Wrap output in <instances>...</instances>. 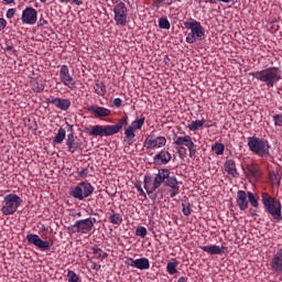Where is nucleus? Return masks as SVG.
I'll return each instance as SVG.
<instances>
[{
	"mask_svg": "<svg viewBox=\"0 0 282 282\" xmlns=\"http://www.w3.org/2000/svg\"><path fill=\"white\" fill-rule=\"evenodd\" d=\"M72 0H61V3H69Z\"/></svg>",
	"mask_w": 282,
	"mask_h": 282,
	"instance_id": "obj_57",
	"label": "nucleus"
},
{
	"mask_svg": "<svg viewBox=\"0 0 282 282\" xmlns=\"http://www.w3.org/2000/svg\"><path fill=\"white\" fill-rule=\"evenodd\" d=\"M171 160H173V155H171V152L166 150H161L153 156V164H155L156 166H162L169 164Z\"/></svg>",
	"mask_w": 282,
	"mask_h": 282,
	"instance_id": "obj_16",
	"label": "nucleus"
},
{
	"mask_svg": "<svg viewBox=\"0 0 282 282\" xmlns=\"http://www.w3.org/2000/svg\"><path fill=\"white\" fill-rule=\"evenodd\" d=\"M66 147L68 149V153H74L77 149H80L83 147V143L76 142V137L73 132L67 134L66 138Z\"/></svg>",
	"mask_w": 282,
	"mask_h": 282,
	"instance_id": "obj_20",
	"label": "nucleus"
},
{
	"mask_svg": "<svg viewBox=\"0 0 282 282\" xmlns=\"http://www.w3.org/2000/svg\"><path fill=\"white\" fill-rule=\"evenodd\" d=\"M113 14L116 25H121V28H124V25H127V17H129L127 4L124 2L117 3L113 8Z\"/></svg>",
	"mask_w": 282,
	"mask_h": 282,
	"instance_id": "obj_12",
	"label": "nucleus"
},
{
	"mask_svg": "<svg viewBox=\"0 0 282 282\" xmlns=\"http://www.w3.org/2000/svg\"><path fill=\"white\" fill-rule=\"evenodd\" d=\"M57 109H61V111H67L72 107V100L69 99H63L58 98L57 99V105L55 106Z\"/></svg>",
	"mask_w": 282,
	"mask_h": 282,
	"instance_id": "obj_26",
	"label": "nucleus"
},
{
	"mask_svg": "<svg viewBox=\"0 0 282 282\" xmlns=\"http://www.w3.org/2000/svg\"><path fill=\"white\" fill-rule=\"evenodd\" d=\"M59 80L64 87H67L68 89H76V79H74V76L69 73V66H59Z\"/></svg>",
	"mask_w": 282,
	"mask_h": 282,
	"instance_id": "obj_14",
	"label": "nucleus"
},
{
	"mask_svg": "<svg viewBox=\"0 0 282 282\" xmlns=\"http://www.w3.org/2000/svg\"><path fill=\"white\" fill-rule=\"evenodd\" d=\"M12 50H13V47L11 45H7V47H6L7 52H12Z\"/></svg>",
	"mask_w": 282,
	"mask_h": 282,
	"instance_id": "obj_54",
	"label": "nucleus"
},
{
	"mask_svg": "<svg viewBox=\"0 0 282 282\" xmlns=\"http://www.w3.org/2000/svg\"><path fill=\"white\" fill-rule=\"evenodd\" d=\"M7 4L14 3V0H3Z\"/></svg>",
	"mask_w": 282,
	"mask_h": 282,
	"instance_id": "obj_56",
	"label": "nucleus"
},
{
	"mask_svg": "<svg viewBox=\"0 0 282 282\" xmlns=\"http://www.w3.org/2000/svg\"><path fill=\"white\" fill-rule=\"evenodd\" d=\"M178 155H182V150H178Z\"/></svg>",
	"mask_w": 282,
	"mask_h": 282,
	"instance_id": "obj_62",
	"label": "nucleus"
},
{
	"mask_svg": "<svg viewBox=\"0 0 282 282\" xmlns=\"http://www.w3.org/2000/svg\"><path fill=\"white\" fill-rule=\"evenodd\" d=\"M162 184L170 188V197L173 198L180 195V181H177V176L171 175V170L169 169H160L154 178L151 174H145L143 177V187L148 195L155 193L156 188H160Z\"/></svg>",
	"mask_w": 282,
	"mask_h": 282,
	"instance_id": "obj_1",
	"label": "nucleus"
},
{
	"mask_svg": "<svg viewBox=\"0 0 282 282\" xmlns=\"http://www.w3.org/2000/svg\"><path fill=\"white\" fill-rule=\"evenodd\" d=\"M6 25H8V22L6 21V19L0 18V32L6 28Z\"/></svg>",
	"mask_w": 282,
	"mask_h": 282,
	"instance_id": "obj_46",
	"label": "nucleus"
},
{
	"mask_svg": "<svg viewBox=\"0 0 282 282\" xmlns=\"http://www.w3.org/2000/svg\"><path fill=\"white\" fill-rule=\"evenodd\" d=\"M37 91H43V87H37Z\"/></svg>",
	"mask_w": 282,
	"mask_h": 282,
	"instance_id": "obj_60",
	"label": "nucleus"
},
{
	"mask_svg": "<svg viewBox=\"0 0 282 282\" xmlns=\"http://www.w3.org/2000/svg\"><path fill=\"white\" fill-rule=\"evenodd\" d=\"M273 122L275 127H282V115L281 113L274 115Z\"/></svg>",
	"mask_w": 282,
	"mask_h": 282,
	"instance_id": "obj_39",
	"label": "nucleus"
},
{
	"mask_svg": "<svg viewBox=\"0 0 282 282\" xmlns=\"http://www.w3.org/2000/svg\"><path fill=\"white\" fill-rule=\"evenodd\" d=\"M270 265L275 274H282V248L272 257Z\"/></svg>",
	"mask_w": 282,
	"mask_h": 282,
	"instance_id": "obj_18",
	"label": "nucleus"
},
{
	"mask_svg": "<svg viewBox=\"0 0 282 282\" xmlns=\"http://www.w3.org/2000/svg\"><path fill=\"white\" fill-rule=\"evenodd\" d=\"M84 175H87V170H82V171L79 172V176H80V177H84Z\"/></svg>",
	"mask_w": 282,
	"mask_h": 282,
	"instance_id": "obj_51",
	"label": "nucleus"
},
{
	"mask_svg": "<svg viewBox=\"0 0 282 282\" xmlns=\"http://www.w3.org/2000/svg\"><path fill=\"white\" fill-rule=\"evenodd\" d=\"M91 193H94V187H93L91 183L80 182L70 192V195L75 199H79V202H83V199H87V197H89V195H91Z\"/></svg>",
	"mask_w": 282,
	"mask_h": 282,
	"instance_id": "obj_10",
	"label": "nucleus"
},
{
	"mask_svg": "<svg viewBox=\"0 0 282 282\" xmlns=\"http://www.w3.org/2000/svg\"><path fill=\"white\" fill-rule=\"evenodd\" d=\"M184 25L186 30L191 31L185 39L186 43L193 45V43H197V41H204V36H206V31L204 30L202 22L195 19H191L189 22H185Z\"/></svg>",
	"mask_w": 282,
	"mask_h": 282,
	"instance_id": "obj_6",
	"label": "nucleus"
},
{
	"mask_svg": "<svg viewBox=\"0 0 282 282\" xmlns=\"http://www.w3.org/2000/svg\"><path fill=\"white\" fill-rule=\"evenodd\" d=\"M96 221L98 220L94 217L79 219L76 220L75 224L68 228V230H70V232H80L82 235H87L94 230Z\"/></svg>",
	"mask_w": 282,
	"mask_h": 282,
	"instance_id": "obj_9",
	"label": "nucleus"
},
{
	"mask_svg": "<svg viewBox=\"0 0 282 282\" xmlns=\"http://www.w3.org/2000/svg\"><path fill=\"white\" fill-rule=\"evenodd\" d=\"M209 1V3H217V1H215V0H206V2H208Z\"/></svg>",
	"mask_w": 282,
	"mask_h": 282,
	"instance_id": "obj_59",
	"label": "nucleus"
},
{
	"mask_svg": "<svg viewBox=\"0 0 282 282\" xmlns=\"http://www.w3.org/2000/svg\"><path fill=\"white\" fill-rule=\"evenodd\" d=\"M110 224H113L115 226H120L122 224V215L118 213H112L109 216Z\"/></svg>",
	"mask_w": 282,
	"mask_h": 282,
	"instance_id": "obj_34",
	"label": "nucleus"
},
{
	"mask_svg": "<svg viewBox=\"0 0 282 282\" xmlns=\"http://www.w3.org/2000/svg\"><path fill=\"white\" fill-rule=\"evenodd\" d=\"M43 25H47V21L45 19L41 18L40 21L37 22V26L43 28Z\"/></svg>",
	"mask_w": 282,
	"mask_h": 282,
	"instance_id": "obj_47",
	"label": "nucleus"
},
{
	"mask_svg": "<svg viewBox=\"0 0 282 282\" xmlns=\"http://www.w3.org/2000/svg\"><path fill=\"white\" fill-rule=\"evenodd\" d=\"M26 239L29 243H33V246H36V235L30 234L26 236Z\"/></svg>",
	"mask_w": 282,
	"mask_h": 282,
	"instance_id": "obj_41",
	"label": "nucleus"
},
{
	"mask_svg": "<svg viewBox=\"0 0 282 282\" xmlns=\"http://www.w3.org/2000/svg\"><path fill=\"white\" fill-rule=\"evenodd\" d=\"M204 124H206V120L202 119V120H195L192 121L187 128L189 129V131H197L198 129H202V127H204Z\"/></svg>",
	"mask_w": 282,
	"mask_h": 282,
	"instance_id": "obj_32",
	"label": "nucleus"
},
{
	"mask_svg": "<svg viewBox=\"0 0 282 282\" xmlns=\"http://www.w3.org/2000/svg\"><path fill=\"white\" fill-rule=\"evenodd\" d=\"M220 1L221 3H231V1H235V0H218Z\"/></svg>",
	"mask_w": 282,
	"mask_h": 282,
	"instance_id": "obj_55",
	"label": "nucleus"
},
{
	"mask_svg": "<svg viewBox=\"0 0 282 282\" xmlns=\"http://www.w3.org/2000/svg\"><path fill=\"white\" fill-rule=\"evenodd\" d=\"M135 236L141 237V239H144V237H147V228L142 226L137 227Z\"/></svg>",
	"mask_w": 282,
	"mask_h": 282,
	"instance_id": "obj_38",
	"label": "nucleus"
},
{
	"mask_svg": "<svg viewBox=\"0 0 282 282\" xmlns=\"http://www.w3.org/2000/svg\"><path fill=\"white\" fill-rule=\"evenodd\" d=\"M78 216L80 217V213L78 214Z\"/></svg>",
	"mask_w": 282,
	"mask_h": 282,
	"instance_id": "obj_63",
	"label": "nucleus"
},
{
	"mask_svg": "<svg viewBox=\"0 0 282 282\" xmlns=\"http://www.w3.org/2000/svg\"><path fill=\"white\" fill-rule=\"evenodd\" d=\"M124 263H126V265H130V268H134L135 267V260L133 258H127Z\"/></svg>",
	"mask_w": 282,
	"mask_h": 282,
	"instance_id": "obj_43",
	"label": "nucleus"
},
{
	"mask_svg": "<svg viewBox=\"0 0 282 282\" xmlns=\"http://www.w3.org/2000/svg\"><path fill=\"white\" fill-rule=\"evenodd\" d=\"M90 250L93 251V259H97L99 261H105V259H107V257H109V253H107L105 250L100 249L98 246H94L90 248Z\"/></svg>",
	"mask_w": 282,
	"mask_h": 282,
	"instance_id": "obj_22",
	"label": "nucleus"
},
{
	"mask_svg": "<svg viewBox=\"0 0 282 282\" xmlns=\"http://www.w3.org/2000/svg\"><path fill=\"white\" fill-rule=\"evenodd\" d=\"M203 252H207V254H226L227 248L224 246L209 245L202 247Z\"/></svg>",
	"mask_w": 282,
	"mask_h": 282,
	"instance_id": "obj_21",
	"label": "nucleus"
},
{
	"mask_svg": "<svg viewBox=\"0 0 282 282\" xmlns=\"http://www.w3.org/2000/svg\"><path fill=\"white\" fill-rule=\"evenodd\" d=\"M135 188L138 189L139 195L141 197H144V199H147V193H144V189H142V185H135Z\"/></svg>",
	"mask_w": 282,
	"mask_h": 282,
	"instance_id": "obj_42",
	"label": "nucleus"
},
{
	"mask_svg": "<svg viewBox=\"0 0 282 282\" xmlns=\"http://www.w3.org/2000/svg\"><path fill=\"white\" fill-rule=\"evenodd\" d=\"M37 228H41L42 230H47V227L43 224H37Z\"/></svg>",
	"mask_w": 282,
	"mask_h": 282,
	"instance_id": "obj_52",
	"label": "nucleus"
},
{
	"mask_svg": "<svg viewBox=\"0 0 282 282\" xmlns=\"http://www.w3.org/2000/svg\"><path fill=\"white\" fill-rule=\"evenodd\" d=\"M182 210H183V215H185V217H188L191 215V213H193V210L191 209V203H188V200H184L182 203Z\"/></svg>",
	"mask_w": 282,
	"mask_h": 282,
	"instance_id": "obj_36",
	"label": "nucleus"
},
{
	"mask_svg": "<svg viewBox=\"0 0 282 282\" xmlns=\"http://www.w3.org/2000/svg\"><path fill=\"white\" fill-rule=\"evenodd\" d=\"M2 204H3L1 208L2 215H6V216L14 215V213L19 210V206L23 204V199L21 198V196L17 194H9L4 196Z\"/></svg>",
	"mask_w": 282,
	"mask_h": 282,
	"instance_id": "obj_8",
	"label": "nucleus"
},
{
	"mask_svg": "<svg viewBox=\"0 0 282 282\" xmlns=\"http://www.w3.org/2000/svg\"><path fill=\"white\" fill-rule=\"evenodd\" d=\"M88 112L96 118H107V116H111V110H109V108L100 107L98 105L88 107Z\"/></svg>",
	"mask_w": 282,
	"mask_h": 282,
	"instance_id": "obj_19",
	"label": "nucleus"
},
{
	"mask_svg": "<svg viewBox=\"0 0 282 282\" xmlns=\"http://www.w3.org/2000/svg\"><path fill=\"white\" fill-rule=\"evenodd\" d=\"M250 215H251L252 217H257V210H256V209H251V210H250Z\"/></svg>",
	"mask_w": 282,
	"mask_h": 282,
	"instance_id": "obj_53",
	"label": "nucleus"
},
{
	"mask_svg": "<svg viewBox=\"0 0 282 282\" xmlns=\"http://www.w3.org/2000/svg\"><path fill=\"white\" fill-rule=\"evenodd\" d=\"M176 282H188V278L181 276Z\"/></svg>",
	"mask_w": 282,
	"mask_h": 282,
	"instance_id": "obj_50",
	"label": "nucleus"
},
{
	"mask_svg": "<svg viewBox=\"0 0 282 282\" xmlns=\"http://www.w3.org/2000/svg\"><path fill=\"white\" fill-rule=\"evenodd\" d=\"M121 1H122V0H112V3H117V4H118V3H122Z\"/></svg>",
	"mask_w": 282,
	"mask_h": 282,
	"instance_id": "obj_58",
	"label": "nucleus"
},
{
	"mask_svg": "<svg viewBox=\"0 0 282 282\" xmlns=\"http://www.w3.org/2000/svg\"><path fill=\"white\" fill-rule=\"evenodd\" d=\"M249 76H252L260 83H263L269 89H272V87L281 80V73L278 67H269L267 69L252 72L249 73Z\"/></svg>",
	"mask_w": 282,
	"mask_h": 282,
	"instance_id": "obj_2",
	"label": "nucleus"
},
{
	"mask_svg": "<svg viewBox=\"0 0 282 282\" xmlns=\"http://www.w3.org/2000/svg\"><path fill=\"white\" fill-rule=\"evenodd\" d=\"M159 28L161 30H171V22H169V18H160Z\"/></svg>",
	"mask_w": 282,
	"mask_h": 282,
	"instance_id": "obj_35",
	"label": "nucleus"
},
{
	"mask_svg": "<svg viewBox=\"0 0 282 282\" xmlns=\"http://www.w3.org/2000/svg\"><path fill=\"white\" fill-rule=\"evenodd\" d=\"M65 135H67V131L64 128H59L56 135L53 139L54 144H63V140H65Z\"/></svg>",
	"mask_w": 282,
	"mask_h": 282,
	"instance_id": "obj_29",
	"label": "nucleus"
},
{
	"mask_svg": "<svg viewBox=\"0 0 282 282\" xmlns=\"http://www.w3.org/2000/svg\"><path fill=\"white\" fill-rule=\"evenodd\" d=\"M101 265L96 263V262H93L91 263V270H96V272H98V270H100Z\"/></svg>",
	"mask_w": 282,
	"mask_h": 282,
	"instance_id": "obj_48",
	"label": "nucleus"
},
{
	"mask_svg": "<svg viewBox=\"0 0 282 282\" xmlns=\"http://www.w3.org/2000/svg\"><path fill=\"white\" fill-rule=\"evenodd\" d=\"M225 173L230 180H237L239 177V171L237 170V163L235 160L229 159L224 163Z\"/></svg>",
	"mask_w": 282,
	"mask_h": 282,
	"instance_id": "obj_17",
	"label": "nucleus"
},
{
	"mask_svg": "<svg viewBox=\"0 0 282 282\" xmlns=\"http://www.w3.org/2000/svg\"><path fill=\"white\" fill-rule=\"evenodd\" d=\"M174 144L177 147H186L189 153V158H195V155H197V144L193 142V137L188 134L184 137H176Z\"/></svg>",
	"mask_w": 282,
	"mask_h": 282,
	"instance_id": "obj_13",
	"label": "nucleus"
},
{
	"mask_svg": "<svg viewBox=\"0 0 282 282\" xmlns=\"http://www.w3.org/2000/svg\"><path fill=\"white\" fill-rule=\"evenodd\" d=\"M21 21L24 25L36 24V10L32 7H28L22 11Z\"/></svg>",
	"mask_w": 282,
	"mask_h": 282,
	"instance_id": "obj_15",
	"label": "nucleus"
},
{
	"mask_svg": "<svg viewBox=\"0 0 282 282\" xmlns=\"http://www.w3.org/2000/svg\"><path fill=\"white\" fill-rule=\"evenodd\" d=\"M41 1V3H45V1H47V0H40Z\"/></svg>",
	"mask_w": 282,
	"mask_h": 282,
	"instance_id": "obj_61",
	"label": "nucleus"
},
{
	"mask_svg": "<svg viewBox=\"0 0 282 282\" xmlns=\"http://www.w3.org/2000/svg\"><path fill=\"white\" fill-rule=\"evenodd\" d=\"M177 265H180V262L176 259H173L167 262L166 272L171 274V276H173V274H177Z\"/></svg>",
	"mask_w": 282,
	"mask_h": 282,
	"instance_id": "obj_28",
	"label": "nucleus"
},
{
	"mask_svg": "<svg viewBox=\"0 0 282 282\" xmlns=\"http://www.w3.org/2000/svg\"><path fill=\"white\" fill-rule=\"evenodd\" d=\"M143 147L149 151H153L154 149H163V147H166V137H158L152 132L144 139Z\"/></svg>",
	"mask_w": 282,
	"mask_h": 282,
	"instance_id": "obj_11",
	"label": "nucleus"
},
{
	"mask_svg": "<svg viewBox=\"0 0 282 282\" xmlns=\"http://www.w3.org/2000/svg\"><path fill=\"white\" fill-rule=\"evenodd\" d=\"M94 89H95V94H97V96H106V94H107V86H105V83H102V82H97L94 85Z\"/></svg>",
	"mask_w": 282,
	"mask_h": 282,
	"instance_id": "obj_30",
	"label": "nucleus"
},
{
	"mask_svg": "<svg viewBox=\"0 0 282 282\" xmlns=\"http://www.w3.org/2000/svg\"><path fill=\"white\" fill-rule=\"evenodd\" d=\"M112 105L115 107H122V99L121 98H115L112 101Z\"/></svg>",
	"mask_w": 282,
	"mask_h": 282,
	"instance_id": "obj_44",
	"label": "nucleus"
},
{
	"mask_svg": "<svg viewBox=\"0 0 282 282\" xmlns=\"http://www.w3.org/2000/svg\"><path fill=\"white\" fill-rule=\"evenodd\" d=\"M212 151H214L216 155H224V151H226V145H224V143L221 142H215L212 145Z\"/></svg>",
	"mask_w": 282,
	"mask_h": 282,
	"instance_id": "obj_33",
	"label": "nucleus"
},
{
	"mask_svg": "<svg viewBox=\"0 0 282 282\" xmlns=\"http://www.w3.org/2000/svg\"><path fill=\"white\" fill-rule=\"evenodd\" d=\"M247 144L249 147V151L259 158H268V155H270V142L263 138L254 135L248 137Z\"/></svg>",
	"mask_w": 282,
	"mask_h": 282,
	"instance_id": "obj_5",
	"label": "nucleus"
},
{
	"mask_svg": "<svg viewBox=\"0 0 282 282\" xmlns=\"http://www.w3.org/2000/svg\"><path fill=\"white\" fill-rule=\"evenodd\" d=\"M36 248L37 250H41V252H50V249L52 248V242L48 240H43L41 237L36 236Z\"/></svg>",
	"mask_w": 282,
	"mask_h": 282,
	"instance_id": "obj_23",
	"label": "nucleus"
},
{
	"mask_svg": "<svg viewBox=\"0 0 282 282\" xmlns=\"http://www.w3.org/2000/svg\"><path fill=\"white\" fill-rule=\"evenodd\" d=\"M124 138L128 144H133V139L135 138V130L131 128V126H128L124 129Z\"/></svg>",
	"mask_w": 282,
	"mask_h": 282,
	"instance_id": "obj_27",
	"label": "nucleus"
},
{
	"mask_svg": "<svg viewBox=\"0 0 282 282\" xmlns=\"http://www.w3.org/2000/svg\"><path fill=\"white\" fill-rule=\"evenodd\" d=\"M236 204L239 210L242 212H246L249 206H252V208H259V195L252 192L239 189L236 196Z\"/></svg>",
	"mask_w": 282,
	"mask_h": 282,
	"instance_id": "obj_7",
	"label": "nucleus"
},
{
	"mask_svg": "<svg viewBox=\"0 0 282 282\" xmlns=\"http://www.w3.org/2000/svg\"><path fill=\"white\" fill-rule=\"evenodd\" d=\"M72 3H74L75 6H83V1L80 0H70Z\"/></svg>",
	"mask_w": 282,
	"mask_h": 282,
	"instance_id": "obj_49",
	"label": "nucleus"
},
{
	"mask_svg": "<svg viewBox=\"0 0 282 282\" xmlns=\"http://www.w3.org/2000/svg\"><path fill=\"white\" fill-rule=\"evenodd\" d=\"M247 173L250 177H253V180H259L261 177V170L259 169V165H257V164L248 165Z\"/></svg>",
	"mask_w": 282,
	"mask_h": 282,
	"instance_id": "obj_24",
	"label": "nucleus"
},
{
	"mask_svg": "<svg viewBox=\"0 0 282 282\" xmlns=\"http://www.w3.org/2000/svg\"><path fill=\"white\" fill-rule=\"evenodd\" d=\"M128 124V118H121L117 124L115 126H94L91 131L88 132L89 135L94 138H109V135H116V133H120L122 127Z\"/></svg>",
	"mask_w": 282,
	"mask_h": 282,
	"instance_id": "obj_3",
	"label": "nucleus"
},
{
	"mask_svg": "<svg viewBox=\"0 0 282 282\" xmlns=\"http://www.w3.org/2000/svg\"><path fill=\"white\" fill-rule=\"evenodd\" d=\"M262 204L264 206L265 213L271 215V217L276 221L282 220V205L276 198L270 196L268 193H262Z\"/></svg>",
	"mask_w": 282,
	"mask_h": 282,
	"instance_id": "obj_4",
	"label": "nucleus"
},
{
	"mask_svg": "<svg viewBox=\"0 0 282 282\" xmlns=\"http://www.w3.org/2000/svg\"><path fill=\"white\" fill-rule=\"evenodd\" d=\"M58 98L59 97L51 96L46 98V102H48V105H54L56 107V105L58 104Z\"/></svg>",
	"mask_w": 282,
	"mask_h": 282,
	"instance_id": "obj_40",
	"label": "nucleus"
},
{
	"mask_svg": "<svg viewBox=\"0 0 282 282\" xmlns=\"http://www.w3.org/2000/svg\"><path fill=\"white\" fill-rule=\"evenodd\" d=\"M134 268H137V270H149V268H151V262L148 258H139L135 259Z\"/></svg>",
	"mask_w": 282,
	"mask_h": 282,
	"instance_id": "obj_25",
	"label": "nucleus"
},
{
	"mask_svg": "<svg viewBox=\"0 0 282 282\" xmlns=\"http://www.w3.org/2000/svg\"><path fill=\"white\" fill-rule=\"evenodd\" d=\"M145 120H147V118L141 115L139 119L131 122L130 127L133 128L134 131H138V130L142 129V127H144Z\"/></svg>",
	"mask_w": 282,
	"mask_h": 282,
	"instance_id": "obj_31",
	"label": "nucleus"
},
{
	"mask_svg": "<svg viewBox=\"0 0 282 282\" xmlns=\"http://www.w3.org/2000/svg\"><path fill=\"white\" fill-rule=\"evenodd\" d=\"M17 13V10L14 9H9L7 11V19H12V17H14V14Z\"/></svg>",
	"mask_w": 282,
	"mask_h": 282,
	"instance_id": "obj_45",
	"label": "nucleus"
},
{
	"mask_svg": "<svg viewBox=\"0 0 282 282\" xmlns=\"http://www.w3.org/2000/svg\"><path fill=\"white\" fill-rule=\"evenodd\" d=\"M67 279H68V282H82L78 274H76V272H74L73 270H68Z\"/></svg>",
	"mask_w": 282,
	"mask_h": 282,
	"instance_id": "obj_37",
	"label": "nucleus"
}]
</instances>
